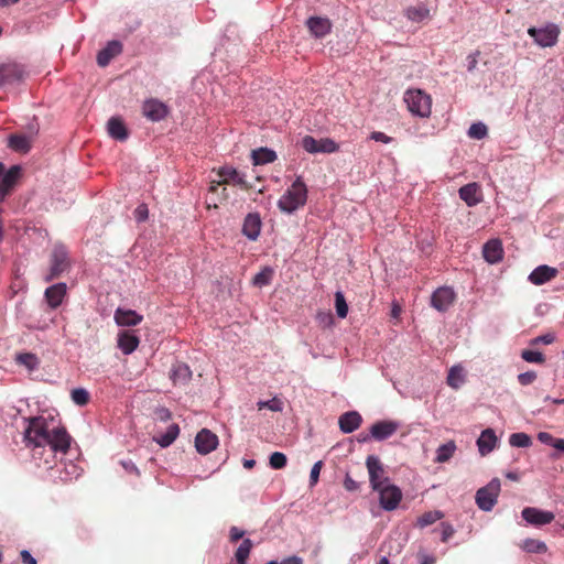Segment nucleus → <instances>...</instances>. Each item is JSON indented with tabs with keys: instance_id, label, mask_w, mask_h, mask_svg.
Returning a JSON list of instances; mask_svg holds the SVG:
<instances>
[{
	"instance_id": "680f3d73",
	"label": "nucleus",
	"mask_w": 564,
	"mask_h": 564,
	"mask_svg": "<svg viewBox=\"0 0 564 564\" xmlns=\"http://www.w3.org/2000/svg\"><path fill=\"white\" fill-rule=\"evenodd\" d=\"M21 561L24 564H37V561L29 553V551H21Z\"/></svg>"
},
{
	"instance_id": "4468645a",
	"label": "nucleus",
	"mask_w": 564,
	"mask_h": 564,
	"mask_svg": "<svg viewBox=\"0 0 564 564\" xmlns=\"http://www.w3.org/2000/svg\"><path fill=\"white\" fill-rule=\"evenodd\" d=\"M522 518L532 525H545L551 523L555 516L551 511H541L534 507H527L522 511Z\"/></svg>"
},
{
	"instance_id": "de8ad7c7",
	"label": "nucleus",
	"mask_w": 564,
	"mask_h": 564,
	"mask_svg": "<svg viewBox=\"0 0 564 564\" xmlns=\"http://www.w3.org/2000/svg\"><path fill=\"white\" fill-rule=\"evenodd\" d=\"M336 312L337 316L341 318L348 314V304L341 291L336 292Z\"/></svg>"
},
{
	"instance_id": "37998d69",
	"label": "nucleus",
	"mask_w": 564,
	"mask_h": 564,
	"mask_svg": "<svg viewBox=\"0 0 564 564\" xmlns=\"http://www.w3.org/2000/svg\"><path fill=\"white\" fill-rule=\"evenodd\" d=\"M70 398L77 405H86L89 401L88 391L82 388L72 390Z\"/></svg>"
},
{
	"instance_id": "20e7f679",
	"label": "nucleus",
	"mask_w": 564,
	"mask_h": 564,
	"mask_svg": "<svg viewBox=\"0 0 564 564\" xmlns=\"http://www.w3.org/2000/svg\"><path fill=\"white\" fill-rule=\"evenodd\" d=\"M499 490H501V484L497 478L490 480L487 486L478 489L475 495V501L478 508L485 512L491 511L497 503Z\"/></svg>"
},
{
	"instance_id": "69168bd1",
	"label": "nucleus",
	"mask_w": 564,
	"mask_h": 564,
	"mask_svg": "<svg viewBox=\"0 0 564 564\" xmlns=\"http://www.w3.org/2000/svg\"><path fill=\"white\" fill-rule=\"evenodd\" d=\"M436 560L432 555H421L420 564H435Z\"/></svg>"
},
{
	"instance_id": "ea45409f",
	"label": "nucleus",
	"mask_w": 564,
	"mask_h": 564,
	"mask_svg": "<svg viewBox=\"0 0 564 564\" xmlns=\"http://www.w3.org/2000/svg\"><path fill=\"white\" fill-rule=\"evenodd\" d=\"M405 14L411 21L421 22L429 18L430 11L424 7H411L406 9Z\"/></svg>"
},
{
	"instance_id": "dca6fc26",
	"label": "nucleus",
	"mask_w": 564,
	"mask_h": 564,
	"mask_svg": "<svg viewBox=\"0 0 564 564\" xmlns=\"http://www.w3.org/2000/svg\"><path fill=\"white\" fill-rule=\"evenodd\" d=\"M459 198L466 203L467 206L473 207L482 200L481 187L478 183L471 182L462 186L458 191Z\"/></svg>"
},
{
	"instance_id": "a18cd8bd",
	"label": "nucleus",
	"mask_w": 564,
	"mask_h": 564,
	"mask_svg": "<svg viewBox=\"0 0 564 564\" xmlns=\"http://www.w3.org/2000/svg\"><path fill=\"white\" fill-rule=\"evenodd\" d=\"M521 357L524 361L530 364H544L545 358L540 351L534 350H522Z\"/></svg>"
},
{
	"instance_id": "f257e3e1",
	"label": "nucleus",
	"mask_w": 564,
	"mask_h": 564,
	"mask_svg": "<svg viewBox=\"0 0 564 564\" xmlns=\"http://www.w3.org/2000/svg\"><path fill=\"white\" fill-rule=\"evenodd\" d=\"M23 443L32 449L33 456L41 455L45 446L50 447L51 453L65 455L70 448L72 436L64 426L51 427L43 416H33L26 420Z\"/></svg>"
},
{
	"instance_id": "a211bd4d",
	"label": "nucleus",
	"mask_w": 564,
	"mask_h": 564,
	"mask_svg": "<svg viewBox=\"0 0 564 564\" xmlns=\"http://www.w3.org/2000/svg\"><path fill=\"white\" fill-rule=\"evenodd\" d=\"M67 252L63 247H56L52 253L51 273L48 280L58 278V275L67 268Z\"/></svg>"
},
{
	"instance_id": "9d476101",
	"label": "nucleus",
	"mask_w": 564,
	"mask_h": 564,
	"mask_svg": "<svg viewBox=\"0 0 564 564\" xmlns=\"http://www.w3.org/2000/svg\"><path fill=\"white\" fill-rule=\"evenodd\" d=\"M218 446L217 435L208 429H202L195 437V447L202 455H207Z\"/></svg>"
},
{
	"instance_id": "2eb2a0df",
	"label": "nucleus",
	"mask_w": 564,
	"mask_h": 564,
	"mask_svg": "<svg viewBox=\"0 0 564 564\" xmlns=\"http://www.w3.org/2000/svg\"><path fill=\"white\" fill-rule=\"evenodd\" d=\"M142 112L149 120L160 121L167 116L169 108L165 104L156 99H150L144 101Z\"/></svg>"
},
{
	"instance_id": "8fccbe9b",
	"label": "nucleus",
	"mask_w": 564,
	"mask_h": 564,
	"mask_svg": "<svg viewBox=\"0 0 564 564\" xmlns=\"http://www.w3.org/2000/svg\"><path fill=\"white\" fill-rule=\"evenodd\" d=\"M274 276V270L271 267H264L253 278V282H269Z\"/></svg>"
},
{
	"instance_id": "aec40b11",
	"label": "nucleus",
	"mask_w": 564,
	"mask_h": 564,
	"mask_svg": "<svg viewBox=\"0 0 564 564\" xmlns=\"http://www.w3.org/2000/svg\"><path fill=\"white\" fill-rule=\"evenodd\" d=\"M262 221L257 213L248 214L243 220L242 234L250 240H256L261 231Z\"/></svg>"
},
{
	"instance_id": "09e8293b",
	"label": "nucleus",
	"mask_w": 564,
	"mask_h": 564,
	"mask_svg": "<svg viewBox=\"0 0 564 564\" xmlns=\"http://www.w3.org/2000/svg\"><path fill=\"white\" fill-rule=\"evenodd\" d=\"M468 134L475 139H482L487 135V127L481 122L473 123L469 127Z\"/></svg>"
},
{
	"instance_id": "c03bdc74",
	"label": "nucleus",
	"mask_w": 564,
	"mask_h": 564,
	"mask_svg": "<svg viewBox=\"0 0 564 564\" xmlns=\"http://www.w3.org/2000/svg\"><path fill=\"white\" fill-rule=\"evenodd\" d=\"M62 473L65 474L64 478L62 479H64V481H69L80 476L82 468L70 462L65 464L64 471Z\"/></svg>"
},
{
	"instance_id": "0eeeda50",
	"label": "nucleus",
	"mask_w": 564,
	"mask_h": 564,
	"mask_svg": "<svg viewBox=\"0 0 564 564\" xmlns=\"http://www.w3.org/2000/svg\"><path fill=\"white\" fill-rule=\"evenodd\" d=\"M302 147L308 153H335L339 150V144L330 138L316 140L312 135H305L302 139Z\"/></svg>"
},
{
	"instance_id": "13d9d810",
	"label": "nucleus",
	"mask_w": 564,
	"mask_h": 564,
	"mask_svg": "<svg viewBox=\"0 0 564 564\" xmlns=\"http://www.w3.org/2000/svg\"><path fill=\"white\" fill-rule=\"evenodd\" d=\"M370 139L376 142H381V143H390L392 141L391 137L387 135L386 133H383L381 131L371 132Z\"/></svg>"
},
{
	"instance_id": "412c9836",
	"label": "nucleus",
	"mask_w": 564,
	"mask_h": 564,
	"mask_svg": "<svg viewBox=\"0 0 564 564\" xmlns=\"http://www.w3.org/2000/svg\"><path fill=\"white\" fill-rule=\"evenodd\" d=\"M361 424V416L359 412H345L338 419L339 430L344 434H350L359 429Z\"/></svg>"
},
{
	"instance_id": "2f4dec72",
	"label": "nucleus",
	"mask_w": 564,
	"mask_h": 564,
	"mask_svg": "<svg viewBox=\"0 0 564 564\" xmlns=\"http://www.w3.org/2000/svg\"><path fill=\"white\" fill-rule=\"evenodd\" d=\"M251 158L254 165H262L274 162L276 160V154L273 150L260 148L252 151Z\"/></svg>"
},
{
	"instance_id": "f3484780",
	"label": "nucleus",
	"mask_w": 564,
	"mask_h": 564,
	"mask_svg": "<svg viewBox=\"0 0 564 564\" xmlns=\"http://www.w3.org/2000/svg\"><path fill=\"white\" fill-rule=\"evenodd\" d=\"M306 26L310 30L311 34L316 39L324 37L332 31L330 20L322 17L308 18L306 21Z\"/></svg>"
},
{
	"instance_id": "6ab92c4d",
	"label": "nucleus",
	"mask_w": 564,
	"mask_h": 564,
	"mask_svg": "<svg viewBox=\"0 0 564 564\" xmlns=\"http://www.w3.org/2000/svg\"><path fill=\"white\" fill-rule=\"evenodd\" d=\"M482 254L487 262L498 263L503 258V248L500 239H490L482 247Z\"/></svg>"
},
{
	"instance_id": "338daca9",
	"label": "nucleus",
	"mask_w": 564,
	"mask_h": 564,
	"mask_svg": "<svg viewBox=\"0 0 564 564\" xmlns=\"http://www.w3.org/2000/svg\"><path fill=\"white\" fill-rule=\"evenodd\" d=\"M159 417L163 421H166L171 417V413L169 410L166 409H162L159 411Z\"/></svg>"
},
{
	"instance_id": "7c9ffc66",
	"label": "nucleus",
	"mask_w": 564,
	"mask_h": 564,
	"mask_svg": "<svg viewBox=\"0 0 564 564\" xmlns=\"http://www.w3.org/2000/svg\"><path fill=\"white\" fill-rule=\"evenodd\" d=\"M15 364L26 368L29 372H33L39 369L40 359L35 354L20 352L15 356Z\"/></svg>"
},
{
	"instance_id": "6e6d98bb",
	"label": "nucleus",
	"mask_w": 564,
	"mask_h": 564,
	"mask_svg": "<svg viewBox=\"0 0 564 564\" xmlns=\"http://www.w3.org/2000/svg\"><path fill=\"white\" fill-rule=\"evenodd\" d=\"M344 488L347 491L354 492V491H358L360 486H359V484L356 480H354L352 477L347 475L344 478Z\"/></svg>"
},
{
	"instance_id": "e433bc0d",
	"label": "nucleus",
	"mask_w": 564,
	"mask_h": 564,
	"mask_svg": "<svg viewBox=\"0 0 564 564\" xmlns=\"http://www.w3.org/2000/svg\"><path fill=\"white\" fill-rule=\"evenodd\" d=\"M252 546L253 544L250 539H245L243 542L240 543L238 550L235 551L236 564H247Z\"/></svg>"
},
{
	"instance_id": "c9c22d12",
	"label": "nucleus",
	"mask_w": 564,
	"mask_h": 564,
	"mask_svg": "<svg viewBox=\"0 0 564 564\" xmlns=\"http://www.w3.org/2000/svg\"><path fill=\"white\" fill-rule=\"evenodd\" d=\"M192 372L184 364L174 365L172 370V380L175 384L185 383L191 379Z\"/></svg>"
},
{
	"instance_id": "5701e85b",
	"label": "nucleus",
	"mask_w": 564,
	"mask_h": 564,
	"mask_svg": "<svg viewBox=\"0 0 564 564\" xmlns=\"http://www.w3.org/2000/svg\"><path fill=\"white\" fill-rule=\"evenodd\" d=\"M122 52V44L119 41L109 42L97 55V63L105 67L109 62Z\"/></svg>"
},
{
	"instance_id": "f704fd0d",
	"label": "nucleus",
	"mask_w": 564,
	"mask_h": 564,
	"mask_svg": "<svg viewBox=\"0 0 564 564\" xmlns=\"http://www.w3.org/2000/svg\"><path fill=\"white\" fill-rule=\"evenodd\" d=\"M456 449H457V446L455 445V443L453 441L441 445L436 449L435 463H437V464L446 463L449 458L453 457L454 452Z\"/></svg>"
},
{
	"instance_id": "79ce46f5",
	"label": "nucleus",
	"mask_w": 564,
	"mask_h": 564,
	"mask_svg": "<svg viewBox=\"0 0 564 564\" xmlns=\"http://www.w3.org/2000/svg\"><path fill=\"white\" fill-rule=\"evenodd\" d=\"M512 447H528L531 445V438L525 433H512L510 436Z\"/></svg>"
},
{
	"instance_id": "5fc2aeb1",
	"label": "nucleus",
	"mask_w": 564,
	"mask_h": 564,
	"mask_svg": "<svg viewBox=\"0 0 564 564\" xmlns=\"http://www.w3.org/2000/svg\"><path fill=\"white\" fill-rule=\"evenodd\" d=\"M554 340H555V336L553 334L549 333V334H544V335L534 337L532 343H530V344H532V345H538V344L550 345Z\"/></svg>"
},
{
	"instance_id": "4c0bfd02",
	"label": "nucleus",
	"mask_w": 564,
	"mask_h": 564,
	"mask_svg": "<svg viewBox=\"0 0 564 564\" xmlns=\"http://www.w3.org/2000/svg\"><path fill=\"white\" fill-rule=\"evenodd\" d=\"M521 547L523 551L534 554H544L547 550L544 542H541L540 540L532 538H528L527 540H524L521 544Z\"/></svg>"
},
{
	"instance_id": "864d4df0",
	"label": "nucleus",
	"mask_w": 564,
	"mask_h": 564,
	"mask_svg": "<svg viewBox=\"0 0 564 564\" xmlns=\"http://www.w3.org/2000/svg\"><path fill=\"white\" fill-rule=\"evenodd\" d=\"M134 217L139 223H143L149 217V208L145 204L139 205L134 210Z\"/></svg>"
},
{
	"instance_id": "774afa93",
	"label": "nucleus",
	"mask_w": 564,
	"mask_h": 564,
	"mask_svg": "<svg viewBox=\"0 0 564 564\" xmlns=\"http://www.w3.org/2000/svg\"><path fill=\"white\" fill-rule=\"evenodd\" d=\"M402 312V307L398 303H393L392 306V316L398 317L400 313Z\"/></svg>"
},
{
	"instance_id": "603ef678",
	"label": "nucleus",
	"mask_w": 564,
	"mask_h": 564,
	"mask_svg": "<svg viewBox=\"0 0 564 564\" xmlns=\"http://www.w3.org/2000/svg\"><path fill=\"white\" fill-rule=\"evenodd\" d=\"M322 467H323V462L322 460L316 462L314 464V466H312L311 474H310V485L311 486H315L317 484L318 476L321 475Z\"/></svg>"
},
{
	"instance_id": "b1692460",
	"label": "nucleus",
	"mask_w": 564,
	"mask_h": 564,
	"mask_svg": "<svg viewBox=\"0 0 564 564\" xmlns=\"http://www.w3.org/2000/svg\"><path fill=\"white\" fill-rule=\"evenodd\" d=\"M107 130L109 135L115 140L124 141L128 139V129L123 120L119 117H112L108 120Z\"/></svg>"
},
{
	"instance_id": "6e6552de",
	"label": "nucleus",
	"mask_w": 564,
	"mask_h": 564,
	"mask_svg": "<svg viewBox=\"0 0 564 564\" xmlns=\"http://www.w3.org/2000/svg\"><path fill=\"white\" fill-rule=\"evenodd\" d=\"M380 494V506L386 511H393L398 508L402 500V490L397 485L380 486V489H375Z\"/></svg>"
},
{
	"instance_id": "9b49d317",
	"label": "nucleus",
	"mask_w": 564,
	"mask_h": 564,
	"mask_svg": "<svg viewBox=\"0 0 564 564\" xmlns=\"http://www.w3.org/2000/svg\"><path fill=\"white\" fill-rule=\"evenodd\" d=\"M399 430V423L392 420H381L370 427L371 438L383 441L392 436Z\"/></svg>"
},
{
	"instance_id": "0e129e2a",
	"label": "nucleus",
	"mask_w": 564,
	"mask_h": 564,
	"mask_svg": "<svg viewBox=\"0 0 564 564\" xmlns=\"http://www.w3.org/2000/svg\"><path fill=\"white\" fill-rule=\"evenodd\" d=\"M551 447L560 451V453L564 454V438H557Z\"/></svg>"
},
{
	"instance_id": "052dcab7",
	"label": "nucleus",
	"mask_w": 564,
	"mask_h": 564,
	"mask_svg": "<svg viewBox=\"0 0 564 564\" xmlns=\"http://www.w3.org/2000/svg\"><path fill=\"white\" fill-rule=\"evenodd\" d=\"M454 534V529L452 524H447L445 522L442 523V542H447L449 538Z\"/></svg>"
},
{
	"instance_id": "c756f323",
	"label": "nucleus",
	"mask_w": 564,
	"mask_h": 564,
	"mask_svg": "<svg viewBox=\"0 0 564 564\" xmlns=\"http://www.w3.org/2000/svg\"><path fill=\"white\" fill-rule=\"evenodd\" d=\"M31 138L24 134H12L9 137L8 145L15 152L26 153L31 149Z\"/></svg>"
},
{
	"instance_id": "39448f33",
	"label": "nucleus",
	"mask_w": 564,
	"mask_h": 564,
	"mask_svg": "<svg viewBox=\"0 0 564 564\" xmlns=\"http://www.w3.org/2000/svg\"><path fill=\"white\" fill-rule=\"evenodd\" d=\"M21 176L22 169L20 165H13L4 172V164L0 162V202L4 200V198L11 194Z\"/></svg>"
},
{
	"instance_id": "3c124183",
	"label": "nucleus",
	"mask_w": 564,
	"mask_h": 564,
	"mask_svg": "<svg viewBox=\"0 0 564 564\" xmlns=\"http://www.w3.org/2000/svg\"><path fill=\"white\" fill-rule=\"evenodd\" d=\"M536 378V373L534 371H528L519 373L518 376V382L519 384L527 387L529 384H532Z\"/></svg>"
},
{
	"instance_id": "473e14b6",
	"label": "nucleus",
	"mask_w": 564,
	"mask_h": 564,
	"mask_svg": "<svg viewBox=\"0 0 564 564\" xmlns=\"http://www.w3.org/2000/svg\"><path fill=\"white\" fill-rule=\"evenodd\" d=\"M178 434H180V427L177 426V424H170V426L167 427V431H165V433L154 436L153 440L159 445H161L163 447H169L172 443H174V441Z\"/></svg>"
},
{
	"instance_id": "49530a36",
	"label": "nucleus",
	"mask_w": 564,
	"mask_h": 564,
	"mask_svg": "<svg viewBox=\"0 0 564 564\" xmlns=\"http://www.w3.org/2000/svg\"><path fill=\"white\" fill-rule=\"evenodd\" d=\"M288 464V457L280 452H273L271 456H269V465L271 468L280 469L284 468Z\"/></svg>"
},
{
	"instance_id": "c85d7f7f",
	"label": "nucleus",
	"mask_w": 564,
	"mask_h": 564,
	"mask_svg": "<svg viewBox=\"0 0 564 564\" xmlns=\"http://www.w3.org/2000/svg\"><path fill=\"white\" fill-rule=\"evenodd\" d=\"M557 269L549 265H540L529 275L530 282H549L556 278Z\"/></svg>"
},
{
	"instance_id": "a19ab883",
	"label": "nucleus",
	"mask_w": 564,
	"mask_h": 564,
	"mask_svg": "<svg viewBox=\"0 0 564 564\" xmlns=\"http://www.w3.org/2000/svg\"><path fill=\"white\" fill-rule=\"evenodd\" d=\"M257 409H258V411H261L262 409H268L269 411H272V412H282L283 411V402L278 398H273L268 401L258 402Z\"/></svg>"
},
{
	"instance_id": "f03ea898",
	"label": "nucleus",
	"mask_w": 564,
	"mask_h": 564,
	"mask_svg": "<svg viewBox=\"0 0 564 564\" xmlns=\"http://www.w3.org/2000/svg\"><path fill=\"white\" fill-rule=\"evenodd\" d=\"M307 186L302 176H297L285 193L279 198L278 207L282 213L292 214L307 202Z\"/></svg>"
},
{
	"instance_id": "4d7b16f0",
	"label": "nucleus",
	"mask_w": 564,
	"mask_h": 564,
	"mask_svg": "<svg viewBox=\"0 0 564 564\" xmlns=\"http://www.w3.org/2000/svg\"><path fill=\"white\" fill-rule=\"evenodd\" d=\"M245 536V531L237 528V527H232L229 529V541L230 543H235L239 540H241L242 538Z\"/></svg>"
},
{
	"instance_id": "58836bf2",
	"label": "nucleus",
	"mask_w": 564,
	"mask_h": 564,
	"mask_svg": "<svg viewBox=\"0 0 564 564\" xmlns=\"http://www.w3.org/2000/svg\"><path fill=\"white\" fill-rule=\"evenodd\" d=\"M442 518V511H425L423 516L419 517L415 525H417L420 529H424L425 527L434 524Z\"/></svg>"
},
{
	"instance_id": "ddd939ff",
	"label": "nucleus",
	"mask_w": 564,
	"mask_h": 564,
	"mask_svg": "<svg viewBox=\"0 0 564 564\" xmlns=\"http://www.w3.org/2000/svg\"><path fill=\"white\" fill-rule=\"evenodd\" d=\"M24 68L18 63L0 65V86L20 82L24 77Z\"/></svg>"
},
{
	"instance_id": "4be33fe9",
	"label": "nucleus",
	"mask_w": 564,
	"mask_h": 564,
	"mask_svg": "<svg viewBox=\"0 0 564 564\" xmlns=\"http://www.w3.org/2000/svg\"><path fill=\"white\" fill-rule=\"evenodd\" d=\"M142 319V315L132 310L119 307L115 311V322L120 326H137Z\"/></svg>"
},
{
	"instance_id": "423d86ee",
	"label": "nucleus",
	"mask_w": 564,
	"mask_h": 564,
	"mask_svg": "<svg viewBox=\"0 0 564 564\" xmlns=\"http://www.w3.org/2000/svg\"><path fill=\"white\" fill-rule=\"evenodd\" d=\"M535 43L542 47L554 46L558 40L560 28L554 23H549L544 28H530L528 30Z\"/></svg>"
},
{
	"instance_id": "e2e57ef3",
	"label": "nucleus",
	"mask_w": 564,
	"mask_h": 564,
	"mask_svg": "<svg viewBox=\"0 0 564 564\" xmlns=\"http://www.w3.org/2000/svg\"><path fill=\"white\" fill-rule=\"evenodd\" d=\"M279 564H303V563L300 557H297L296 555H293V556H290V557L283 560Z\"/></svg>"
},
{
	"instance_id": "1a4fd4ad",
	"label": "nucleus",
	"mask_w": 564,
	"mask_h": 564,
	"mask_svg": "<svg viewBox=\"0 0 564 564\" xmlns=\"http://www.w3.org/2000/svg\"><path fill=\"white\" fill-rule=\"evenodd\" d=\"M455 294L452 288L441 285L431 295V305L436 311L445 312L454 303Z\"/></svg>"
},
{
	"instance_id": "a878e982",
	"label": "nucleus",
	"mask_w": 564,
	"mask_h": 564,
	"mask_svg": "<svg viewBox=\"0 0 564 564\" xmlns=\"http://www.w3.org/2000/svg\"><path fill=\"white\" fill-rule=\"evenodd\" d=\"M497 443V437L495 434V431L491 429H486L482 433H480V436L478 438V449L480 455L486 456L491 451L495 449Z\"/></svg>"
},
{
	"instance_id": "393cba45",
	"label": "nucleus",
	"mask_w": 564,
	"mask_h": 564,
	"mask_svg": "<svg viewBox=\"0 0 564 564\" xmlns=\"http://www.w3.org/2000/svg\"><path fill=\"white\" fill-rule=\"evenodd\" d=\"M218 175L224 184L246 186V177L237 169L226 165L218 170Z\"/></svg>"
},
{
	"instance_id": "bf43d9fd",
	"label": "nucleus",
	"mask_w": 564,
	"mask_h": 564,
	"mask_svg": "<svg viewBox=\"0 0 564 564\" xmlns=\"http://www.w3.org/2000/svg\"><path fill=\"white\" fill-rule=\"evenodd\" d=\"M538 440H539V442H541V443H543L545 445H549V446H551L554 442L557 441L556 437L551 435V433H546V432H540L538 434Z\"/></svg>"
},
{
	"instance_id": "bb28decb",
	"label": "nucleus",
	"mask_w": 564,
	"mask_h": 564,
	"mask_svg": "<svg viewBox=\"0 0 564 564\" xmlns=\"http://www.w3.org/2000/svg\"><path fill=\"white\" fill-rule=\"evenodd\" d=\"M65 284H53L45 290L44 296L50 307L55 308L62 304V300L66 294Z\"/></svg>"
},
{
	"instance_id": "72a5a7b5",
	"label": "nucleus",
	"mask_w": 564,
	"mask_h": 564,
	"mask_svg": "<svg viewBox=\"0 0 564 564\" xmlns=\"http://www.w3.org/2000/svg\"><path fill=\"white\" fill-rule=\"evenodd\" d=\"M447 386L457 390L465 382L464 368L462 366H453L448 370L446 378Z\"/></svg>"
},
{
	"instance_id": "7ed1b4c3",
	"label": "nucleus",
	"mask_w": 564,
	"mask_h": 564,
	"mask_svg": "<svg viewBox=\"0 0 564 564\" xmlns=\"http://www.w3.org/2000/svg\"><path fill=\"white\" fill-rule=\"evenodd\" d=\"M403 101L408 110L414 117L429 119L432 115V96L420 88H409L405 90Z\"/></svg>"
},
{
	"instance_id": "f8f14e48",
	"label": "nucleus",
	"mask_w": 564,
	"mask_h": 564,
	"mask_svg": "<svg viewBox=\"0 0 564 564\" xmlns=\"http://www.w3.org/2000/svg\"><path fill=\"white\" fill-rule=\"evenodd\" d=\"M366 467H368L371 489L380 490L383 479V467L380 458L375 455L368 456L366 458Z\"/></svg>"
},
{
	"instance_id": "cd10ccee",
	"label": "nucleus",
	"mask_w": 564,
	"mask_h": 564,
	"mask_svg": "<svg viewBox=\"0 0 564 564\" xmlns=\"http://www.w3.org/2000/svg\"><path fill=\"white\" fill-rule=\"evenodd\" d=\"M139 345V338L129 332L119 333L118 347L124 355H130L135 351Z\"/></svg>"
}]
</instances>
